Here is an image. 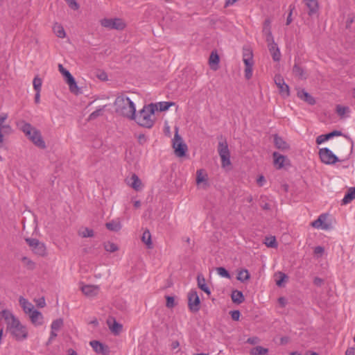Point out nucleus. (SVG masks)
Here are the masks:
<instances>
[{
	"instance_id": "1",
	"label": "nucleus",
	"mask_w": 355,
	"mask_h": 355,
	"mask_svg": "<svg viewBox=\"0 0 355 355\" xmlns=\"http://www.w3.org/2000/svg\"><path fill=\"white\" fill-rule=\"evenodd\" d=\"M6 331L16 340L21 341L28 337V330L12 312H4Z\"/></svg>"
},
{
	"instance_id": "2",
	"label": "nucleus",
	"mask_w": 355,
	"mask_h": 355,
	"mask_svg": "<svg viewBox=\"0 0 355 355\" xmlns=\"http://www.w3.org/2000/svg\"><path fill=\"white\" fill-rule=\"evenodd\" d=\"M114 105L116 112L120 115L131 120L135 116L136 106L129 97L125 95L117 96Z\"/></svg>"
},
{
	"instance_id": "3",
	"label": "nucleus",
	"mask_w": 355,
	"mask_h": 355,
	"mask_svg": "<svg viewBox=\"0 0 355 355\" xmlns=\"http://www.w3.org/2000/svg\"><path fill=\"white\" fill-rule=\"evenodd\" d=\"M155 112V104L145 105L132 120H135L140 126L150 128L154 124L153 115Z\"/></svg>"
},
{
	"instance_id": "4",
	"label": "nucleus",
	"mask_w": 355,
	"mask_h": 355,
	"mask_svg": "<svg viewBox=\"0 0 355 355\" xmlns=\"http://www.w3.org/2000/svg\"><path fill=\"white\" fill-rule=\"evenodd\" d=\"M21 130L35 145L42 149L46 148L45 142L42 139L40 132L33 128L30 123H24Z\"/></svg>"
},
{
	"instance_id": "5",
	"label": "nucleus",
	"mask_w": 355,
	"mask_h": 355,
	"mask_svg": "<svg viewBox=\"0 0 355 355\" xmlns=\"http://www.w3.org/2000/svg\"><path fill=\"white\" fill-rule=\"evenodd\" d=\"M243 61L245 65V77L249 80L252 76V67L254 65L253 53L250 49H243Z\"/></svg>"
},
{
	"instance_id": "6",
	"label": "nucleus",
	"mask_w": 355,
	"mask_h": 355,
	"mask_svg": "<svg viewBox=\"0 0 355 355\" xmlns=\"http://www.w3.org/2000/svg\"><path fill=\"white\" fill-rule=\"evenodd\" d=\"M173 148H174L175 155L179 157H184L188 149L187 144L179 135L178 130H176L173 139Z\"/></svg>"
},
{
	"instance_id": "7",
	"label": "nucleus",
	"mask_w": 355,
	"mask_h": 355,
	"mask_svg": "<svg viewBox=\"0 0 355 355\" xmlns=\"http://www.w3.org/2000/svg\"><path fill=\"white\" fill-rule=\"evenodd\" d=\"M318 155L321 162L327 165H332L339 161L338 157L328 148H322Z\"/></svg>"
},
{
	"instance_id": "8",
	"label": "nucleus",
	"mask_w": 355,
	"mask_h": 355,
	"mask_svg": "<svg viewBox=\"0 0 355 355\" xmlns=\"http://www.w3.org/2000/svg\"><path fill=\"white\" fill-rule=\"evenodd\" d=\"M218 152L221 159L222 166L225 167L230 165V153L225 141L218 143Z\"/></svg>"
},
{
	"instance_id": "9",
	"label": "nucleus",
	"mask_w": 355,
	"mask_h": 355,
	"mask_svg": "<svg viewBox=\"0 0 355 355\" xmlns=\"http://www.w3.org/2000/svg\"><path fill=\"white\" fill-rule=\"evenodd\" d=\"M101 25L105 28L115 30H123L125 26L124 21L119 18H104L101 20Z\"/></svg>"
},
{
	"instance_id": "10",
	"label": "nucleus",
	"mask_w": 355,
	"mask_h": 355,
	"mask_svg": "<svg viewBox=\"0 0 355 355\" xmlns=\"http://www.w3.org/2000/svg\"><path fill=\"white\" fill-rule=\"evenodd\" d=\"M32 251L40 256H44L46 254L45 245L37 239L26 238L25 239Z\"/></svg>"
},
{
	"instance_id": "11",
	"label": "nucleus",
	"mask_w": 355,
	"mask_h": 355,
	"mask_svg": "<svg viewBox=\"0 0 355 355\" xmlns=\"http://www.w3.org/2000/svg\"><path fill=\"white\" fill-rule=\"evenodd\" d=\"M200 298L196 290H191L188 293V306L191 312L200 310Z\"/></svg>"
},
{
	"instance_id": "12",
	"label": "nucleus",
	"mask_w": 355,
	"mask_h": 355,
	"mask_svg": "<svg viewBox=\"0 0 355 355\" xmlns=\"http://www.w3.org/2000/svg\"><path fill=\"white\" fill-rule=\"evenodd\" d=\"M274 81L277 88L279 89V92L284 98L288 97L290 95V89L288 85L285 83L283 77L277 74L274 77Z\"/></svg>"
},
{
	"instance_id": "13",
	"label": "nucleus",
	"mask_w": 355,
	"mask_h": 355,
	"mask_svg": "<svg viewBox=\"0 0 355 355\" xmlns=\"http://www.w3.org/2000/svg\"><path fill=\"white\" fill-rule=\"evenodd\" d=\"M272 157L273 164L277 169H282L286 165L290 164L288 159L286 156L282 155L277 152H274L272 153Z\"/></svg>"
},
{
	"instance_id": "14",
	"label": "nucleus",
	"mask_w": 355,
	"mask_h": 355,
	"mask_svg": "<svg viewBox=\"0 0 355 355\" xmlns=\"http://www.w3.org/2000/svg\"><path fill=\"white\" fill-rule=\"evenodd\" d=\"M326 220L327 216L325 214H321L318 219L313 221L311 225L315 229L327 230L329 228V225L325 223Z\"/></svg>"
},
{
	"instance_id": "15",
	"label": "nucleus",
	"mask_w": 355,
	"mask_h": 355,
	"mask_svg": "<svg viewBox=\"0 0 355 355\" xmlns=\"http://www.w3.org/2000/svg\"><path fill=\"white\" fill-rule=\"evenodd\" d=\"M92 349L98 354L103 355L107 354L109 353V348L107 346L103 345L99 341L92 340L89 343Z\"/></svg>"
},
{
	"instance_id": "16",
	"label": "nucleus",
	"mask_w": 355,
	"mask_h": 355,
	"mask_svg": "<svg viewBox=\"0 0 355 355\" xmlns=\"http://www.w3.org/2000/svg\"><path fill=\"white\" fill-rule=\"evenodd\" d=\"M80 289L87 297L96 296L99 292V286L95 285H83Z\"/></svg>"
},
{
	"instance_id": "17",
	"label": "nucleus",
	"mask_w": 355,
	"mask_h": 355,
	"mask_svg": "<svg viewBox=\"0 0 355 355\" xmlns=\"http://www.w3.org/2000/svg\"><path fill=\"white\" fill-rule=\"evenodd\" d=\"M107 324L112 334L119 335L123 329V325L116 321L114 318L107 320Z\"/></svg>"
},
{
	"instance_id": "18",
	"label": "nucleus",
	"mask_w": 355,
	"mask_h": 355,
	"mask_svg": "<svg viewBox=\"0 0 355 355\" xmlns=\"http://www.w3.org/2000/svg\"><path fill=\"white\" fill-rule=\"evenodd\" d=\"M303 2L309 9V15H313L318 12L319 8L318 0H303Z\"/></svg>"
},
{
	"instance_id": "19",
	"label": "nucleus",
	"mask_w": 355,
	"mask_h": 355,
	"mask_svg": "<svg viewBox=\"0 0 355 355\" xmlns=\"http://www.w3.org/2000/svg\"><path fill=\"white\" fill-rule=\"evenodd\" d=\"M28 314L33 324H35V326H39L42 324L43 316L40 311H37L36 309H34Z\"/></svg>"
},
{
	"instance_id": "20",
	"label": "nucleus",
	"mask_w": 355,
	"mask_h": 355,
	"mask_svg": "<svg viewBox=\"0 0 355 355\" xmlns=\"http://www.w3.org/2000/svg\"><path fill=\"white\" fill-rule=\"evenodd\" d=\"M127 183L136 191H139L141 189V181L136 174H132L128 180Z\"/></svg>"
},
{
	"instance_id": "21",
	"label": "nucleus",
	"mask_w": 355,
	"mask_h": 355,
	"mask_svg": "<svg viewBox=\"0 0 355 355\" xmlns=\"http://www.w3.org/2000/svg\"><path fill=\"white\" fill-rule=\"evenodd\" d=\"M297 96L303 100L304 101L306 102L309 105H314L315 103V98L310 95L307 92H306L304 89H301L297 92Z\"/></svg>"
},
{
	"instance_id": "22",
	"label": "nucleus",
	"mask_w": 355,
	"mask_h": 355,
	"mask_svg": "<svg viewBox=\"0 0 355 355\" xmlns=\"http://www.w3.org/2000/svg\"><path fill=\"white\" fill-rule=\"evenodd\" d=\"M19 302L20 306H21V308L23 309L24 311L26 313L28 314L29 313H31L32 311H33L35 309L34 306L30 302H28L26 298H24L23 297H19Z\"/></svg>"
},
{
	"instance_id": "23",
	"label": "nucleus",
	"mask_w": 355,
	"mask_h": 355,
	"mask_svg": "<svg viewBox=\"0 0 355 355\" xmlns=\"http://www.w3.org/2000/svg\"><path fill=\"white\" fill-rule=\"evenodd\" d=\"M198 286L208 295H210L211 291L209 286L206 284L205 279L202 274H198L197 276Z\"/></svg>"
},
{
	"instance_id": "24",
	"label": "nucleus",
	"mask_w": 355,
	"mask_h": 355,
	"mask_svg": "<svg viewBox=\"0 0 355 355\" xmlns=\"http://www.w3.org/2000/svg\"><path fill=\"white\" fill-rule=\"evenodd\" d=\"M355 199V187H350L342 200L343 205H347Z\"/></svg>"
},
{
	"instance_id": "25",
	"label": "nucleus",
	"mask_w": 355,
	"mask_h": 355,
	"mask_svg": "<svg viewBox=\"0 0 355 355\" xmlns=\"http://www.w3.org/2000/svg\"><path fill=\"white\" fill-rule=\"evenodd\" d=\"M268 47L269 51L270 52L272 59L274 61H279L281 58V53L277 44L270 45Z\"/></svg>"
},
{
	"instance_id": "26",
	"label": "nucleus",
	"mask_w": 355,
	"mask_h": 355,
	"mask_svg": "<svg viewBox=\"0 0 355 355\" xmlns=\"http://www.w3.org/2000/svg\"><path fill=\"white\" fill-rule=\"evenodd\" d=\"M274 144L275 147L280 150H286L289 148L288 144L278 135H275Z\"/></svg>"
},
{
	"instance_id": "27",
	"label": "nucleus",
	"mask_w": 355,
	"mask_h": 355,
	"mask_svg": "<svg viewBox=\"0 0 355 355\" xmlns=\"http://www.w3.org/2000/svg\"><path fill=\"white\" fill-rule=\"evenodd\" d=\"M53 31L55 35L60 38H64L66 36V33L63 26L59 23L56 22L53 24Z\"/></svg>"
},
{
	"instance_id": "28",
	"label": "nucleus",
	"mask_w": 355,
	"mask_h": 355,
	"mask_svg": "<svg viewBox=\"0 0 355 355\" xmlns=\"http://www.w3.org/2000/svg\"><path fill=\"white\" fill-rule=\"evenodd\" d=\"M105 226L109 230L113 232H119L122 227L121 223L119 220H112L107 223Z\"/></svg>"
},
{
	"instance_id": "29",
	"label": "nucleus",
	"mask_w": 355,
	"mask_h": 355,
	"mask_svg": "<svg viewBox=\"0 0 355 355\" xmlns=\"http://www.w3.org/2000/svg\"><path fill=\"white\" fill-rule=\"evenodd\" d=\"M231 297L232 301L236 304H241L244 301V296L241 291L234 290L232 291Z\"/></svg>"
},
{
	"instance_id": "30",
	"label": "nucleus",
	"mask_w": 355,
	"mask_h": 355,
	"mask_svg": "<svg viewBox=\"0 0 355 355\" xmlns=\"http://www.w3.org/2000/svg\"><path fill=\"white\" fill-rule=\"evenodd\" d=\"M250 278V275L247 269H242L238 272L236 279L241 282H245Z\"/></svg>"
},
{
	"instance_id": "31",
	"label": "nucleus",
	"mask_w": 355,
	"mask_h": 355,
	"mask_svg": "<svg viewBox=\"0 0 355 355\" xmlns=\"http://www.w3.org/2000/svg\"><path fill=\"white\" fill-rule=\"evenodd\" d=\"M66 83L68 84L70 91L74 94L79 93V88L76 84L74 78L72 76L69 79H67Z\"/></svg>"
},
{
	"instance_id": "32",
	"label": "nucleus",
	"mask_w": 355,
	"mask_h": 355,
	"mask_svg": "<svg viewBox=\"0 0 355 355\" xmlns=\"http://www.w3.org/2000/svg\"><path fill=\"white\" fill-rule=\"evenodd\" d=\"M175 105V103L173 102H159L155 105V110H159V111H166L169 109L170 107Z\"/></svg>"
},
{
	"instance_id": "33",
	"label": "nucleus",
	"mask_w": 355,
	"mask_h": 355,
	"mask_svg": "<svg viewBox=\"0 0 355 355\" xmlns=\"http://www.w3.org/2000/svg\"><path fill=\"white\" fill-rule=\"evenodd\" d=\"M268 352V349L267 348L263 347L261 346H257L252 348L250 351V354L252 355H265Z\"/></svg>"
},
{
	"instance_id": "34",
	"label": "nucleus",
	"mask_w": 355,
	"mask_h": 355,
	"mask_svg": "<svg viewBox=\"0 0 355 355\" xmlns=\"http://www.w3.org/2000/svg\"><path fill=\"white\" fill-rule=\"evenodd\" d=\"M141 240L145 244H146L148 248L152 247L151 235L148 230L144 232Z\"/></svg>"
},
{
	"instance_id": "35",
	"label": "nucleus",
	"mask_w": 355,
	"mask_h": 355,
	"mask_svg": "<svg viewBox=\"0 0 355 355\" xmlns=\"http://www.w3.org/2000/svg\"><path fill=\"white\" fill-rule=\"evenodd\" d=\"M103 246L105 250L109 252H114L119 250L117 245L110 241L104 243Z\"/></svg>"
},
{
	"instance_id": "36",
	"label": "nucleus",
	"mask_w": 355,
	"mask_h": 355,
	"mask_svg": "<svg viewBox=\"0 0 355 355\" xmlns=\"http://www.w3.org/2000/svg\"><path fill=\"white\" fill-rule=\"evenodd\" d=\"M78 234L83 238H88L94 236V231L92 229L88 227H85L82 230H80L78 232Z\"/></svg>"
},
{
	"instance_id": "37",
	"label": "nucleus",
	"mask_w": 355,
	"mask_h": 355,
	"mask_svg": "<svg viewBox=\"0 0 355 355\" xmlns=\"http://www.w3.org/2000/svg\"><path fill=\"white\" fill-rule=\"evenodd\" d=\"M202 182L207 183L206 175H204L202 169H199L196 172V183L200 184Z\"/></svg>"
},
{
	"instance_id": "38",
	"label": "nucleus",
	"mask_w": 355,
	"mask_h": 355,
	"mask_svg": "<svg viewBox=\"0 0 355 355\" xmlns=\"http://www.w3.org/2000/svg\"><path fill=\"white\" fill-rule=\"evenodd\" d=\"M21 262L28 269L33 270L35 267V263L27 257H23L21 258Z\"/></svg>"
},
{
	"instance_id": "39",
	"label": "nucleus",
	"mask_w": 355,
	"mask_h": 355,
	"mask_svg": "<svg viewBox=\"0 0 355 355\" xmlns=\"http://www.w3.org/2000/svg\"><path fill=\"white\" fill-rule=\"evenodd\" d=\"M264 243L268 248H277V243L275 236L266 237Z\"/></svg>"
},
{
	"instance_id": "40",
	"label": "nucleus",
	"mask_w": 355,
	"mask_h": 355,
	"mask_svg": "<svg viewBox=\"0 0 355 355\" xmlns=\"http://www.w3.org/2000/svg\"><path fill=\"white\" fill-rule=\"evenodd\" d=\"M42 84V79L38 76H35L33 80V85L35 92H41Z\"/></svg>"
},
{
	"instance_id": "41",
	"label": "nucleus",
	"mask_w": 355,
	"mask_h": 355,
	"mask_svg": "<svg viewBox=\"0 0 355 355\" xmlns=\"http://www.w3.org/2000/svg\"><path fill=\"white\" fill-rule=\"evenodd\" d=\"M62 325H63V320L62 319H57L52 322L51 328L52 330L58 331Z\"/></svg>"
},
{
	"instance_id": "42",
	"label": "nucleus",
	"mask_w": 355,
	"mask_h": 355,
	"mask_svg": "<svg viewBox=\"0 0 355 355\" xmlns=\"http://www.w3.org/2000/svg\"><path fill=\"white\" fill-rule=\"evenodd\" d=\"M349 112V108L348 107L342 106L340 105H338L336 106V112L341 117H343L345 114Z\"/></svg>"
},
{
	"instance_id": "43",
	"label": "nucleus",
	"mask_w": 355,
	"mask_h": 355,
	"mask_svg": "<svg viewBox=\"0 0 355 355\" xmlns=\"http://www.w3.org/2000/svg\"><path fill=\"white\" fill-rule=\"evenodd\" d=\"M293 72L296 76L300 78H304V70L297 64L293 66Z\"/></svg>"
},
{
	"instance_id": "44",
	"label": "nucleus",
	"mask_w": 355,
	"mask_h": 355,
	"mask_svg": "<svg viewBox=\"0 0 355 355\" xmlns=\"http://www.w3.org/2000/svg\"><path fill=\"white\" fill-rule=\"evenodd\" d=\"M216 271H217V273L223 277H225L227 279L231 278L230 272L223 267L217 268Z\"/></svg>"
},
{
	"instance_id": "45",
	"label": "nucleus",
	"mask_w": 355,
	"mask_h": 355,
	"mask_svg": "<svg viewBox=\"0 0 355 355\" xmlns=\"http://www.w3.org/2000/svg\"><path fill=\"white\" fill-rule=\"evenodd\" d=\"M266 36V41L268 44V46L276 44L274 40L271 31H267V33L263 34Z\"/></svg>"
},
{
	"instance_id": "46",
	"label": "nucleus",
	"mask_w": 355,
	"mask_h": 355,
	"mask_svg": "<svg viewBox=\"0 0 355 355\" xmlns=\"http://www.w3.org/2000/svg\"><path fill=\"white\" fill-rule=\"evenodd\" d=\"M58 69H59V71L65 78V80H67V79H69L71 77H72V75L71 74V73L67 69L64 68L61 64H60L58 65Z\"/></svg>"
},
{
	"instance_id": "47",
	"label": "nucleus",
	"mask_w": 355,
	"mask_h": 355,
	"mask_svg": "<svg viewBox=\"0 0 355 355\" xmlns=\"http://www.w3.org/2000/svg\"><path fill=\"white\" fill-rule=\"evenodd\" d=\"M219 62V57L217 53H211L209 57L210 64H218Z\"/></svg>"
},
{
	"instance_id": "48",
	"label": "nucleus",
	"mask_w": 355,
	"mask_h": 355,
	"mask_svg": "<svg viewBox=\"0 0 355 355\" xmlns=\"http://www.w3.org/2000/svg\"><path fill=\"white\" fill-rule=\"evenodd\" d=\"M166 306L168 308H173L175 306V299L172 296H166Z\"/></svg>"
},
{
	"instance_id": "49",
	"label": "nucleus",
	"mask_w": 355,
	"mask_h": 355,
	"mask_svg": "<svg viewBox=\"0 0 355 355\" xmlns=\"http://www.w3.org/2000/svg\"><path fill=\"white\" fill-rule=\"evenodd\" d=\"M65 1L67 2V3H68L69 6L71 9H73V10H78V9L79 8V5H78V3L76 2V0H65Z\"/></svg>"
},
{
	"instance_id": "50",
	"label": "nucleus",
	"mask_w": 355,
	"mask_h": 355,
	"mask_svg": "<svg viewBox=\"0 0 355 355\" xmlns=\"http://www.w3.org/2000/svg\"><path fill=\"white\" fill-rule=\"evenodd\" d=\"M230 313L231 318L233 320L238 321L239 320V318L241 315L239 311H238V310L232 311H230Z\"/></svg>"
},
{
	"instance_id": "51",
	"label": "nucleus",
	"mask_w": 355,
	"mask_h": 355,
	"mask_svg": "<svg viewBox=\"0 0 355 355\" xmlns=\"http://www.w3.org/2000/svg\"><path fill=\"white\" fill-rule=\"evenodd\" d=\"M270 19H266L263 23V33H267V31H271L270 29Z\"/></svg>"
},
{
	"instance_id": "52",
	"label": "nucleus",
	"mask_w": 355,
	"mask_h": 355,
	"mask_svg": "<svg viewBox=\"0 0 355 355\" xmlns=\"http://www.w3.org/2000/svg\"><path fill=\"white\" fill-rule=\"evenodd\" d=\"M279 275H280V278H279V279H278L277 281L276 284L278 286H282V283L285 281L286 279L288 278V277L286 274H284L283 272H280Z\"/></svg>"
},
{
	"instance_id": "53",
	"label": "nucleus",
	"mask_w": 355,
	"mask_h": 355,
	"mask_svg": "<svg viewBox=\"0 0 355 355\" xmlns=\"http://www.w3.org/2000/svg\"><path fill=\"white\" fill-rule=\"evenodd\" d=\"M324 252V249L322 246H317L314 248V254L317 256L321 257Z\"/></svg>"
},
{
	"instance_id": "54",
	"label": "nucleus",
	"mask_w": 355,
	"mask_h": 355,
	"mask_svg": "<svg viewBox=\"0 0 355 355\" xmlns=\"http://www.w3.org/2000/svg\"><path fill=\"white\" fill-rule=\"evenodd\" d=\"M326 141L327 139L325 138L324 135H320L316 138V144L318 145L324 143Z\"/></svg>"
},
{
	"instance_id": "55",
	"label": "nucleus",
	"mask_w": 355,
	"mask_h": 355,
	"mask_svg": "<svg viewBox=\"0 0 355 355\" xmlns=\"http://www.w3.org/2000/svg\"><path fill=\"white\" fill-rule=\"evenodd\" d=\"M323 282V279L318 277H315L313 279V284L317 286H321Z\"/></svg>"
},
{
	"instance_id": "56",
	"label": "nucleus",
	"mask_w": 355,
	"mask_h": 355,
	"mask_svg": "<svg viewBox=\"0 0 355 355\" xmlns=\"http://www.w3.org/2000/svg\"><path fill=\"white\" fill-rule=\"evenodd\" d=\"M37 305L39 306V307H44L46 305V302H45V300L44 297H42V298H40L37 301Z\"/></svg>"
},
{
	"instance_id": "57",
	"label": "nucleus",
	"mask_w": 355,
	"mask_h": 355,
	"mask_svg": "<svg viewBox=\"0 0 355 355\" xmlns=\"http://www.w3.org/2000/svg\"><path fill=\"white\" fill-rule=\"evenodd\" d=\"M101 110H96L94 112H93L90 115H89V119H95L98 116L100 115V113H101Z\"/></svg>"
},
{
	"instance_id": "58",
	"label": "nucleus",
	"mask_w": 355,
	"mask_h": 355,
	"mask_svg": "<svg viewBox=\"0 0 355 355\" xmlns=\"http://www.w3.org/2000/svg\"><path fill=\"white\" fill-rule=\"evenodd\" d=\"M345 355H355V348L349 347L345 352Z\"/></svg>"
},
{
	"instance_id": "59",
	"label": "nucleus",
	"mask_w": 355,
	"mask_h": 355,
	"mask_svg": "<svg viewBox=\"0 0 355 355\" xmlns=\"http://www.w3.org/2000/svg\"><path fill=\"white\" fill-rule=\"evenodd\" d=\"M257 184L259 186H263L265 182V178L263 175H260L257 180Z\"/></svg>"
},
{
	"instance_id": "60",
	"label": "nucleus",
	"mask_w": 355,
	"mask_h": 355,
	"mask_svg": "<svg viewBox=\"0 0 355 355\" xmlns=\"http://www.w3.org/2000/svg\"><path fill=\"white\" fill-rule=\"evenodd\" d=\"M257 342H258V338L257 337L249 338L248 339V343L252 344V345L256 344Z\"/></svg>"
},
{
	"instance_id": "61",
	"label": "nucleus",
	"mask_w": 355,
	"mask_h": 355,
	"mask_svg": "<svg viewBox=\"0 0 355 355\" xmlns=\"http://www.w3.org/2000/svg\"><path fill=\"white\" fill-rule=\"evenodd\" d=\"M57 335H58L57 334V331H55V330H52L51 329V335H50V337H49V342L53 340L57 336Z\"/></svg>"
},
{
	"instance_id": "62",
	"label": "nucleus",
	"mask_w": 355,
	"mask_h": 355,
	"mask_svg": "<svg viewBox=\"0 0 355 355\" xmlns=\"http://www.w3.org/2000/svg\"><path fill=\"white\" fill-rule=\"evenodd\" d=\"M40 101V92H36L35 95V103H39Z\"/></svg>"
},
{
	"instance_id": "63",
	"label": "nucleus",
	"mask_w": 355,
	"mask_h": 355,
	"mask_svg": "<svg viewBox=\"0 0 355 355\" xmlns=\"http://www.w3.org/2000/svg\"><path fill=\"white\" fill-rule=\"evenodd\" d=\"M330 134H331V136L332 137H334L336 136H340L342 135V132L338 130H334V131L331 132Z\"/></svg>"
},
{
	"instance_id": "64",
	"label": "nucleus",
	"mask_w": 355,
	"mask_h": 355,
	"mask_svg": "<svg viewBox=\"0 0 355 355\" xmlns=\"http://www.w3.org/2000/svg\"><path fill=\"white\" fill-rule=\"evenodd\" d=\"M291 16H292V10L290 11V12L287 17L286 25H289L292 22L293 19H292Z\"/></svg>"
}]
</instances>
